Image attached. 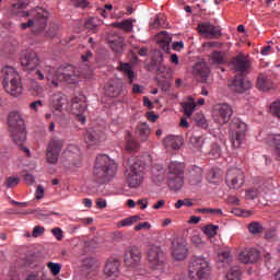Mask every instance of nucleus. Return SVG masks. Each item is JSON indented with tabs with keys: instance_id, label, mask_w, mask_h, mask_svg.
<instances>
[{
	"instance_id": "1",
	"label": "nucleus",
	"mask_w": 280,
	"mask_h": 280,
	"mask_svg": "<svg viewBox=\"0 0 280 280\" xmlns=\"http://www.w3.org/2000/svg\"><path fill=\"white\" fill-rule=\"evenodd\" d=\"M30 8V0H19L18 3L12 5L11 12L16 16H30V11H25ZM31 16L34 19L28 20L26 23H22V30L27 27H34L37 32H43L47 27V19H49V12L43 8H35L31 11Z\"/></svg>"
},
{
	"instance_id": "2",
	"label": "nucleus",
	"mask_w": 280,
	"mask_h": 280,
	"mask_svg": "<svg viewBox=\"0 0 280 280\" xmlns=\"http://www.w3.org/2000/svg\"><path fill=\"white\" fill-rule=\"evenodd\" d=\"M46 80L52 84V86H59L60 82H66V84H78L80 82V75H84L86 79L93 75L92 71L88 73L79 71L78 68L73 66H66L56 70L50 66L45 67Z\"/></svg>"
},
{
	"instance_id": "3",
	"label": "nucleus",
	"mask_w": 280,
	"mask_h": 280,
	"mask_svg": "<svg viewBox=\"0 0 280 280\" xmlns=\"http://www.w3.org/2000/svg\"><path fill=\"white\" fill-rule=\"evenodd\" d=\"M148 162L145 158H136L125 171V182L130 189H138L143 185L145 172H148Z\"/></svg>"
},
{
	"instance_id": "4",
	"label": "nucleus",
	"mask_w": 280,
	"mask_h": 280,
	"mask_svg": "<svg viewBox=\"0 0 280 280\" xmlns=\"http://www.w3.org/2000/svg\"><path fill=\"white\" fill-rule=\"evenodd\" d=\"M117 174V164L110 160L108 155H98L94 165V178L103 185V183H110L112 178H115Z\"/></svg>"
},
{
	"instance_id": "5",
	"label": "nucleus",
	"mask_w": 280,
	"mask_h": 280,
	"mask_svg": "<svg viewBox=\"0 0 280 280\" xmlns=\"http://www.w3.org/2000/svg\"><path fill=\"white\" fill-rule=\"evenodd\" d=\"M2 79V86L9 95L19 97L23 93V86L21 85V77L19 72L12 67L5 66L0 73V80Z\"/></svg>"
},
{
	"instance_id": "6",
	"label": "nucleus",
	"mask_w": 280,
	"mask_h": 280,
	"mask_svg": "<svg viewBox=\"0 0 280 280\" xmlns=\"http://www.w3.org/2000/svg\"><path fill=\"white\" fill-rule=\"evenodd\" d=\"M9 128L11 131V137L16 143V145H23L25 139H27V133L25 132V121L18 112H11L9 114Z\"/></svg>"
},
{
	"instance_id": "7",
	"label": "nucleus",
	"mask_w": 280,
	"mask_h": 280,
	"mask_svg": "<svg viewBox=\"0 0 280 280\" xmlns=\"http://www.w3.org/2000/svg\"><path fill=\"white\" fill-rule=\"evenodd\" d=\"M209 275H211V267H209V261L202 256L194 257L189 266V279L191 280H209Z\"/></svg>"
},
{
	"instance_id": "8",
	"label": "nucleus",
	"mask_w": 280,
	"mask_h": 280,
	"mask_svg": "<svg viewBox=\"0 0 280 280\" xmlns=\"http://www.w3.org/2000/svg\"><path fill=\"white\" fill-rule=\"evenodd\" d=\"M147 259L152 270L163 272V268H165V253H163V249L159 245L149 246Z\"/></svg>"
},
{
	"instance_id": "9",
	"label": "nucleus",
	"mask_w": 280,
	"mask_h": 280,
	"mask_svg": "<svg viewBox=\"0 0 280 280\" xmlns=\"http://www.w3.org/2000/svg\"><path fill=\"white\" fill-rule=\"evenodd\" d=\"M65 104H67V98L60 92H57L49 97L48 108H50L54 119H56V121L65 120Z\"/></svg>"
},
{
	"instance_id": "10",
	"label": "nucleus",
	"mask_w": 280,
	"mask_h": 280,
	"mask_svg": "<svg viewBox=\"0 0 280 280\" xmlns=\"http://www.w3.org/2000/svg\"><path fill=\"white\" fill-rule=\"evenodd\" d=\"M230 130L232 132V148H241L246 139V122L242 121L240 118H234L230 122Z\"/></svg>"
},
{
	"instance_id": "11",
	"label": "nucleus",
	"mask_w": 280,
	"mask_h": 280,
	"mask_svg": "<svg viewBox=\"0 0 280 280\" xmlns=\"http://www.w3.org/2000/svg\"><path fill=\"white\" fill-rule=\"evenodd\" d=\"M245 179L246 175L244 174V171H242L241 168L232 167L228 170L225 183L229 189H242V187H244Z\"/></svg>"
},
{
	"instance_id": "12",
	"label": "nucleus",
	"mask_w": 280,
	"mask_h": 280,
	"mask_svg": "<svg viewBox=\"0 0 280 280\" xmlns=\"http://www.w3.org/2000/svg\"><path fill=\"white\" fill-rule=\"evenodd\" d=\"M212 117L215 124L224 126L225 124H229L231 117H233V107L226 103L217 104L213 107Z\"/></svg>"
},
{
	"instance_id": "13",
	"label": "nucleus",
	"mask_w": 280,
	"mask_h": 280,
	"mask_svg": "<svg viewBox=\"0 0 280 280\" xmlns=\"http://www.w3.org/2000/svg\"><path fill=\"white\" fill-rule=\"evenodd\" d=\"M65 145V142L61 139L54 138L46 151V159L48 163L51 165H56L58 163V159H60V152H62V147Z\"/></svg>"
},
{
	"instance_id": "14",
	"label": "nucleus",
	"mask_w": 280,
	"mask_h": 280,
	"mask_svg": "<svg viewBox=\"0 0 280 280\" xmlns=\"http://www.w3.org/2000/svg\"><path fill=\"white\" fill-rule=\"evenodd\" d=\"M141 249L137 246L128 247L125 250V266L127 268H139L141 266Z\"/></svg>"
},
{
	"instance_id": "15",
	"label": "nucleus",
	"mask_w": 280,
	"mask_h": 280,
	"mask_svg": "<svg viewBox=\"0 0 280 280\" xmlns=\"http://www.w3.org/2000/svg\"><path fill=\"white\" fill-rule=\"evenodd\" d=\"M230 65L233 67L234 71H237L241 75H248V73H250L252 62L245 55L233 57Z\"/></svg>"
},
{
	"instance_id": "16",
	"label": "nucleus",
	"mask_w": 280,
	"mask_h": 280,
	"mask_svg": "<svg viewBox=\"0 0 280 280\" xmlns=\"http://www.w3.org/2000/svg\"><path fill=\"white\" fill-rule=\"evenodd\" d=\"M187 242L183 238H176L172 243V255L176 261H183L187 258Z\"/></svg>"
},
{
	"instance_id": "17",
	"label": "nucleus",
	"mask_w": 280,
	"mask_h": 280,
	"mask_svg": "<svg viewBox=\"0 0 280 280\" xmlns=\"http://www.w3.org/2000/svg\"><path fill=\"white\" fill-rule=\"evenodd\" d=\"M20 62L25 69L33 71V69L39 65L40 60L38 59V54L35 51H23L20 57Z\"/></svg>"
},
{
	"instance_id": "18",
	"label": "nucleus",
	"mask_w": 280,
	"mask_h": 280,
	"mask_svg": "<svg viewBox=\"0 0 280 280\" xmlns=\"http://www.w3.org/2000/svg\"><path fill=\"white\" fill-rule=\"evenodd\" d=\"M70 110L72 115L77 116L78 121L86 124V118L84 117V110H86V103L79 97H73L70 105Z\"/></svg>"
},
{
	"instance_id": "19",
	"label": "nucleus",
	"mask_w": 280,
	"mask_h": 280,
	"mask_svg": "<svg viewBox=\"0 0 280 280\" xmlns=\"http://www.w3.org/2000/svg\"><path fill=\"white\" fill-rule=\"evenodd\" d=\"M199 34H203L207 38H220L222 36V31L211 24V22H202L197 26Z\"/></svg>"
},
{
	"instance_id": "20",
	"label": "nucleus",
	"mask_w": 280,
	"mask_h": 280,
	"mask_svg": "<svg viewBox=\"0 0 280 280\" xmlns=\"http://www.w3.org/2000/svg\"><path fill=\"white\" fill-rule=\"evenodd\" d=\"M209 73H211V69L205 61L197 62L192 68V75H195L197 82H207Z\"/></svg>"
},
{
	"instance_id": "21",
	"label": "nucleus",
	"mask_w": 280,
	"mask_h": 280,
	"mask_svg": "<svg viewBox=\"0 0 280 280\" xmlns=\"http://www.w3.org/2000/svg\"><path fill=\"white\" fill-rule=\"evenodd\" d=\"M229 86L235 93H244V91H248L250 89L252 84L250 81L244 78V74H240L229 82Z\"/></svg>"
},
{
	"instance_id": "22",
	"label": "nucleus",
	"mask_w": 280,
	"mask_h": 280,
	"mask_svg": "<svg viewBox=\"0 0 280 280\" xmlns=\"http://www.w3.org/2000/svg\"><path fill=\"white\" fill-rule=\"evenodd\" d=\"M259 257V250L256 248H245L238 254V260L242 264H257Z\"/></svg>"
},
{
	"instance_id": "23",
	"label": "nucleus",
	"mask_w": 280,
	"mask_h": 280,
	"mask_svg": "<svg viewBox=\"0 0 280 280\" xmlns=\"http://www.w3.org/2000/svg\"><path fill=\"white\" fill-rule=\"evenodd\" d=\"M265 143L273 151L277 161H280V133H269L265 138Z\"/></svg>"
},
{
	"instance_id": "24",
	"label": "nucleus",
	"mask_w": 280,
	"mask_h": 280,
	"mask_svg": "<svg viewBox=\"0 0 280 280\" xmlns=\"http://www.w3.org/2000/svg\"><path fill=\"white\" fill-rule=\"evenodd\" d=\"M121 267V262L117 259L109 258L104 268V275L112 279H117L119 277V268Z\"/></svg>"
},
{
	"instance_id": "25",
	"label": "nucleus",
	"mask_w": 280,
	"mask_h": 280,
	"mask_svg": "<svg viewBox=\"0 0 280 280\" xmlns=\"http://www.w3.org/2000/svg\"><path fill=\"white\" fill-rule=\"evenodd\" d=\"M124 91V84L121 81L112 80L105 85V95L107 97H119Z\"/></svg>"
},
{
	"instance_id": "26",
	"label": "nucleus",
	"mask_w": 280,
	"mask_h": 280,
	"mask_svg": "<svg viewBox=\"0 0 280 280\" xmlns=\"http://www.w3.org/2000/svg\"><path fill=\"white\" fill-rule=\"evenodd\" d=\"M85 143L89 145H97L100 141L104 139V131L102 130H95V129H89L85 133Z\"/></svg>"
},
{
	"instance_id": "27",
	"label": "nucleus",
	"mask_w": 280,
	"mask_h": 280,
	"mask_svg": "<svg viewBox=\"0 0 280 280\" xmlns=\"http://www.w3.org/2000/svg\"><path fill=\"white\" fill-rule=\"evenodd\" d=\"M167 185L172 191H178L185 185V176L167 175Z\"/></svg>"
},
{
	"instance_id": "28",
	"label": "nucleus",
	"mask_w": 280,
	"mask_h": 280,
	"mask_svg": "<svg viewBox=\"0 0 280 280\" xmlns=\"http://www.w3.org/2000/svg\"><path fill=\"white\" fill-rule=\"evenodd\" d=\"M166 150H180L183 145V137L167 136L163 141Z\"/></svg>"
},
{
	"instance_id": "29",
	"label": "nucleus",
	"mask_w": 280,
	"mask_h": 280,
	"mask_svg": "<svg viewBox=\"0 0 280 280\" xmlns=\"http://www.w3.org/2000/svg\"><path fill=\"white\" fill-rule=\"evenodd\" d=\"M188 183H190V185H200V183H202V167L192 166L189 170Z\"/></svg>"
},
{
	"instance_id": "30",
	"label": "nucleus",
	"mask_w": 280,
	"mask_h": 280,
	"mask_svg": "<svg viewBox=\"0 0 280 280\" xmlns=\"http://www.w3.org/2000/svg\"><path fill=\"white\" fill-rule=\"evenodd\" d=\"M167 176H185V164L180 162H171L167 168Z\"/></svg>"
},
{
	"instance_id": "31",
	"label": "nucleus",
	"mask_w": 280,
	"mask_h": 280,
	"mask_svg": "<svg viewBox=\"0 0 280 280\" xmlns=\"http://www.w3.org/2000/svg\"><path fill=\"white\" fill-rule=\"evenodd\" d=\"M158 43L161 47V49H163V51H165L166 54L170 52V45L172 43V35H170L167 32L163 31L158 35Z\"/></svg>"
},
{
	"instance_id": "32",
	"label": "nucleus",
	"mask_w": 280,
	"mask_h": 280,
	"mask_svg": "<svg viewBox=\"0 0 280 280\" xmlns=\"http://www.w3.org/2000/svg\"><path fill=\"white\" fill-rule=\"evenodd\" d=\"M136 135L142 143H145V141H148V139L150 138V135H151L150 126H148L145 122H140L137 126Z\"/></svg>"
},
{
	"instance_id": "33",
	"label": "nucleus",
	"mask_w": 280,
	"mask_h": 280,
	"mask_svg": "<svg viewBox=\"0 0 280 280\" xmlns=\"http://www.w3.org/2000/svg\"><path fill=\"white\" fill-rule=\"evenodd\" d=\"M153 183H163L165 180V168L163 165L158 164L151 168Z\"/></svg>"
},
{
	"instance_id": "34",
	"label": "nucleus",
	"mask_w": 280,
	"mask_h": 280,
	"mask_svg": "<svg viewBox=\"0 0 280 280\" xmlns=\"http://www.w3.org/2000/svg\"><path fill=\"white\" fill-rule=\"evenodd\" d=\"M256 84H257V88L259 89V91L266 92V91H270V89H272V81L264 74L258 75Z\"/></svg>"
},
{
	"instance_id": "35",
	"label": "nucleus",
	"mask_w": 280,
	"mask_h": 280,
	"mask_svg": "<svg viewBox=\"0 0 280 280\" xmlns=\"http://www.w3.org/2000/svg\"><path fill=\"white\" fill-rule=\"evenodd\" d=\"M182 108L186 117H191V115H194V110H196V101L192 96H189L187 102L182 103Z\"/></svg>"
},
{
	"instance_id": "36",
	"label": "nucleus",
	"mask_w": 280,
	"mask_h": 280,
	"mask_svg": "<svg viewBox=\"0 0 280 280\" xmlns=\"http://www.w3.org/2000/svg\"><path fill=\"white\" fill-rule=\"evenodd\" d=\"M118 71L125 73V75L129 80V84H132V82H135V71H132V66H130V63H120L118 66Z\"/></svg>"
},
{
	"instance_id": "37",
	"label": "nucleus",
	"mask_w": 280,
	"mask_h": 280,
	"mask_svg": "<svg viewBox=\"0 0 280 280\" xmlns=\"http://www.w3.org/2000/svg\"><path fill=\"white\" fill-rule=\"evenodd\" d=\"M212 65H226V52L213 51L210 56Z\"/></svg>"
},
{
	"instance_id": "38",
	"label": "nucleus",
	"mask_w": 280,
	"mask_h": 280,
	"mask_svg": "<svg viewBox=\"0 0 280 280\" xmlns=\"http://www.w3.org/2000/svg\"><path fill=\"white\" fill-rule=\"evenodd\" d=\"M139 148V142L132 138V135L130 132H127L126 136V150L127 152H137V149Z\"/></svg>"
},
{
	"instance_id": "39",
	"label": "nucleus",
	"mask_w": 280,
	"mask_h": 280,
	"mask_svg": "<svg viewBox=\"0 0 280 280\" xmlns=\"http://www.w3.org/2000/svg\"><path fill=\"white\" fill-rule=\"evenodd\" d=\"M109 45H110L113 51H116V54H121V51L124 49V38L116 37L115 39H109Z\"/></svg>"
},
{
	"instance_id": "40",
	"label": "nucleus",
	"mask_w": 280,
	"mask_h": 280,
	"mask_svg": "<svg viewBox=\"0 0 280 280\" xmlns=\"http://www.w3.org/2000/svg\"><path fill=\"white\" fill-rule=\"evenodd\" d=\"M113 27H118V30H124V32L130 33L132 32V20L128 19L122 22H116L112 24Z\"/></svg>"
},
{
	"instance_id": "41",
	"label": "nucleus",
	"mask_w": 280,
	"mask_h": 280,
	"mask_svg": "<svg viewBox=\"0 0 280 280\" xmlns=\"http://www.w3.org/2000/svg\"><path fill=\"white\" fill-rule=\"evenodd\" d=\"M228 280H242V269L240 267H232L226 275Z\"/></svg>"
},
{
	"instance_id": "42",
	"label": "nucleus",
	"mask_w": 280,
	"mask_h": 280,
	"mask_svg": "<svg viewBox=\"0 0 280 280\" xmlns=\"http://www.w3.org/2000/svg\"><path fill=\"white\" fill-rule=\"evenodd\" d=\"M248 231L252 233V235H259V233H264V225L257 221H254L248 224Z\"/></svg>"
},
{
	"instance_id": "43",
	"label": "nucleus",
	"mask_w": 280,
	"mask_h": 280,
	"mask_svg": "<svg viewBox=\"0 0 280 280\" xmlns=\"http://www.w3.org/2000/svg\"><path fill=\"white\" fill-rule=\"evenodd\" d=\"M141 220V217L139 215H132L126 219H122L119 223L118 226H132V224H137Z\"/></svg>"
},
{
	"instance_id": "44",
	"label": "nucleus",
	"mask_w": 280,
	"mask_h": 280,
	"mask_svg": "<svg viewBox=\"0 0 280 280\" xmlns=\"http://www.w3.org/2000/svg\"><path fill=\"white\" fill-rule=\"evenodd\" d=\"M47 268L50 270L52 277H58L60 275V271L62 270V265L58 262H47Z\"/></svg>"
},
{
	"instance_id": "45",
	"label": "nucleus",
	"mask_w": 280,
	"mask_h": 280,
	"mask_svg": "<svg viewBox=\"0 0 280 280\" xmlns=\"http://www.w3.org/2000/svg\"><path fill=\"white\" fill-rule=\"evenodd\" d=\"M97 18H90L85 22V28L89 30V32H93V34H95V32H97Z\"/></svg>"
},
{
	"instance_id": "46",
	"label": "nucleus",
	"mask_w": 280,
	"mask_h": 280,
	"mask_svg": "<svg viewBox=\"0 0 280 280\" xmlns=\"http://www.w3.org/2000/svg\"><path fill=\"white\" fill-rule=\"evenodd\" d=\"M189 143L190 145H192L194 148H196L197 150L202 148V143H205V139L200 136H191L189 138Z\"/></svg>"
},
{
	"instance_id": "47",
	"label": "nucleus",
	"mask_w": 280,
	"mask_h": 280,
	"mask_svg": "<svg viewBox=\"0 0 280 280\" xmlns=\"http://www.w3.org/2000/svg\"><path fill=\"white\" fill-rule=\"evenodd\" d=\"M203 233L208 237H215V235H218V226H215V225H206L203 228Z\"/></svg>"
},
{
	"instance_id": "48",
	"label": "nucleus",
	"mask_w": 280,
	"mask_h": 280,
	"mask_svg": "<svg viewBox=\"0 0 280 280\" xmlns=\"http://www.w3.org/2000/svg\"><path fill=\"white\" fill-rule=\"evenodd\" d=\"M183 207H194L191 199H179L175 203V209H182Z\"/></svg>"
},
{
	"instance_id": "49",
	"label": "nucleus",
	"mask_w": 280,
	"mask_h": 280,
	"mask_svg": "<svg viewBox=\"0 0 280 280\" xmlns=\"http://www.w3.org/2000/svg\"><path fill=\"white\" fill-rule=\"evenodd\" d=\"M211 156L213 159H220V154H222V149H220V145L218 143H213L210 150Z\"/></svg>"
},
{
	"instance_id": "50",
	"label": "nucleus",
	"mask_w": 280,
	"mask_h": 280,
	"mask_svg": "<svg viewBox=\"0 0 280 280\" xmlns=\"http://www.w3.org/2000/svg\"><path fill=\"white\" fill-rule=\"evenodd\" d=\"M257 196H259V190H257V188H250V189L246 190V192H245V198L247 200H255V198H257Z\"/></svg>"
},
{
	"instance_id": "51",
	"label": "nucleus",
	"mask_w": 280,
	"mask_h": 280,
	"mask_svg": "<svg viewBox=\"0 0 280 280\" xmlns=\"http://www.w3.org/2000/svg\"><path fill=\"white\" fill-rule=\"evenodd\" d=\"M270 110L272 115H275L276 117H278V119H280V101L272 103L270 106Z\"/></svg>"
},
{
	"instance_id": "52",
	"label": "nucleus",
	"mask_w": 280,
	"mask_h": 280,
	"mask_svg": "<svg viewBox=\"0 0 280 280\" xmlns=\"http://www.w3.org/2000/svg\"><path fill=\"white\" fill-rule=\"evenodd\" d=\"M207 178L210 183H215L217 178H220V173L215 170H210L208 172Z\"/></svg>"
},
{
	"instance_id": "53",
	"label": "nucleus",
	"mask_w": 280,
	"mask_h": 280,
	"mask_svg": "<svg viewBox=\"0 0 280 280\" xmlns=\"http://www.w3.org/2000/svg\"><path fill=\"white\" fill-rule=\"evenodd\" d=\"M191 242L197 248H202V246H205V242L198 235L192 236Z\"/></svg>"
},
{
	"instance_id": "54",
	"label": "nucleus",
	"mask_w": 280,
	"mask_h": 280,
	"mask_svg": "<svg viewBox=\"0 0 280 280\" xmlns=\"http://www.w3.org/2000/svg\"><path fill=\"white\" fill-rule=\"evenodd\" d=\"M35 198L36 200H43V198H45V188H43L42 185L37 186Z\"/></svg>"
},
{
	"instance_id": "55",
	"label": "nucleus",
	"mask_w": 280,
	"mask_h": 280,
	"mask_svg": "<svg viewBox=\"0 0 280 280\" xmlns=\"http://www.w3.org/2000/svg\"><path fill=\"white\" fill-rule=\"evenodd\" d=\"M19 178L18 177H9L7 179V187L11 189L12 187H16L19 185Z\"/></svg>"
},
{
	"instance_id": "56",
	"label": "nucleus",
	"mask_w": 280,
	"mask_h": 280,
	"mask_svg": "<svg viewBox=\"0 0 280 280\" xmlns=\"http://www.w3.org/2000/svg\"><path fill=\"white\" fill-rule=\"evenodd\" d=\"M195 121L198 124V126H201V128L207 127V118H205L203 115H197Z\"/></svg>"
},
{
	"instance_id": "57",
	"label": "nucleus",
	"mask_w": 280,
	"mask_h": 280,
	"mask_svg": "<svg viewBox=\"0 0 280 280\" xmlns=\"http://www.w3.org/2000/svg\"><path fill=\"white\" fill-rule=\"evenodd\" d=\"M45 233V228L37 225L33 229V237H40Z\"/></svg>"
},
{
	"instance_id": "58",
	"label": "nucleus",
	"mask_w": 280,
	"mask_h": 280,
	"mask_svg": "<svg viewBox=\"0 0 280 280\" xmlns=\"http://www.w3.org/2000/svg\"><path fill=\"white\" fill-rule=\"evenodd\" d=\"M51 233L58 242L62 241V230L60 228L52 229Z\"/></svg>"
},
{
	"instance_id": "59",
	"label": "nucleus",
	"mask_w": 280,
	"mask_h": 280,
	"mask_svg": "<svg viewBox=\"0 0 280 280\" xmlns=\"http://www.w3.org/2000/svg\"><path fill=\"white\" fill-rule=\"evenodd\" d=\"M32 110L38 112V108H43V101L38 100L30 104Z\"/></svg>"
},
{
	"instance_id": "60",
	"label": "nucleus",
	"mask_w": 280,
	"mask_h": 280,
	"mask_svg": "<svg viewBox=\"0 0 280 280\" xmlns=\"http://www.w3.org/2000/svg\"><path fill=\"white\" fill-rule=\"evenodd\" d=\"M24 182L26 183V185H34V183H36V179L34 178V175L27 173L26 175H24Z\"/></svg>"
},
{
	"instance_id": "61",
	"label": "nucleus",
	"mask_w": 280,
	"mask_h": 280,
	"mask_svg": "<svg viewBox=\"0 0 280 280\" xmlns=\"http://www.w3.org/2000/svg\"><path fill=\"white\" fill-rule=\"evenodd\" d=\"M150 222H142L135 226V231H141V229H151Z\"/></svg>"
},
{
	"instance_id": "62",
	"label": "nucleus",
	"mask_w": 280,
	"mask_h": 280,
	"mask_svg": "<svg viewBox=\"0 0 280 280\" xmlns=\"http://www.w3.org/2000/svg\"><path fill=\"white\" fill-rule=\"evenodd\" d=\"M74 5L77 8H88L89 7V1H86V0H74Z\"/></svg>"
},
{
	"instance_id": "63",
	"label": "nucleus",
	"mask_w": 280,
	"mask_h": 280,
	"mask_svg": "<svg viewBox=\"0 0 280 280\" xmlns=\"http://www.w3.org/2000/svg\"><path fill=\"white\" fill-rule=\"evenodd\" d=\"M185 47V44L183 42H175L173 43V49L174 51H180Z\"/></svg>"
},
{
	"instance_id": "64",
	"label": "nucleus",
	"mask_w": 280,
	"mask_h": 280,
	"mask_svg": "<svg viewBox=\"0 0 280 280\" xmlns=\"http://www.w3.org/2000/svg\"><path fill=\"white\" fill-rule=\"evenodd\" d=\"M25 280H40V275L37 272L30 273Z\"/></svg>"
}]
</instances>
